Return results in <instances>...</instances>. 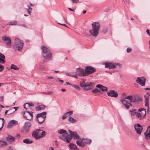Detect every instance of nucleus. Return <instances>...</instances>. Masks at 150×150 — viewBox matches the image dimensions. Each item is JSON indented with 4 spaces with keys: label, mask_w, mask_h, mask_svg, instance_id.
I'll return each mask as SVG.
<instances>
[{
    "label": "nucleus",
    "mask_w": 150,
    "mask_h": 150,
    "mask_svg": "<svg viewBox=\"0 0 150 150\" xmlns=\"http://www.w3.org/2000/svg\"><path fill=\"white\" fill-rule=\"evenodd\" d=\"M96 70V69L94 67L87 66L85 67V70L82 68H77L76 72L79 76H85L93 73Z\"/></svg>",
    "instance_id": "f257e3e1"
},
{
    "label": "nucleus",
    "mask_w": 150,
    "mask_h": 150,
    "mask_svg": "<svg viewBox=\"0 0 150 150\" xmlns=\"http://www.w3.org/2000/svg\"><path fill=\"white\" fill-rule=\"evenodd\" d=\"M46 132L42 130L36 129L34 131L32 134V137L35 139L38 140L44 137L46 135Z\"/></svg>",
    "instance_id": "f03ea898"
},
{
    "label": "nucleus",
    "mask_w": 150,
    "mask_h": 150,
    "mask_svg": "<svg viewBox=\"0 0 150 150\" xmlns=\"http://www.w3.org/2000/svg\"><path fill=\"white\" fill-rule=\"evenodd\" d=\"M92 29L90 30L89 32L92 36L96 37L97 36L98 33L100 24L98 22H94L92 24Z\"/></svg>",
    "instance_id": "7ed1b4c3"
},
{
    "label": "nucleus",
    "mask_w": 150,
    "mask_h": 150,
    "mask_svg": "<svg viewBox=\"0 0 150 150\" xmlns=\"http://www.w3.org/2000/svg\"><path fill=\"white\" fill-rule=\"evenodd\" d=\"M24 43L19 38H16L13 48L15 51H21L23 49Z\"/></svg>",
    "instance_id": "20e7f679"
},
{
    "label": "nucleus",
    "mask_w": 150,
    "mask_h": 150,
    "mask_svg": "<svg viewBox=\"0 0 150 150\" xmlns=\"http://www.w3.org/2000/svg\"><path fill=\"white\" fill-rule=\"evenodd\" d=\"M103 64H105V68H109V69H115L116 67L120 68L121 67V65L118 63H114L112 62H107L104 63Z\"/></svg>",
    "instance_id": "39448f33"
},
{
    "label": "nucleus",
    "mask_w": 150,
    "mask_h": 150,
    "mask_svg": "<svg viewBox=\"0 0 150 150\" xmlns=\"http://www.w3.org/2000/svg\"><path fill=\"white\" fill-rule=\"evenodd\" d=\"M91 141V140L90 139L82 138V139L80 138L79 139V140H77L76 143L79 146L83 147L85 146L86 144H90Z\"/></svg>",
    "instance_id": "423d86ee"
},
{
    "label": "nucleus",
    "mask_w": 150,
    "mask_h": 150,
    "mask_svg": "<svg viewBox=\"0 0 150 150\" xmlns=\"http://www.w3.org/2000/svg\"><path fill=\"white\" fill-rule=\"evenodd\" d=\"M46 114V112H44L37 114L36 117L39 124H42L45 121Z\"/></svg>",
    "instance_id": "0eeeda50"
},
{
    "label": "nucleus",
    "mask_w": 150,
    "mask_h": 150,
    "mask_svg": "<svg viewBox=\"0 0 150 150\" xmlns=\"http://www.w3.org/2000/svg\"><path fill=\"white\" fill-rule=\"evenodd\" d=\"M23 113V117L26 120H31L32 119L33 115V112L31 111L30 112L29 111L26 110L22 112Z\"/></svg>",
    "instance_id": "6e6552de"
},
{
    "label": "nucleus",
    "mask_w": 150,
    "mask_h": 150,
    "mask_svg": "<svg viewBox=\"0 0 150 150\" xmlns=\"http://www.w3.org/2000/svg\"><path fill=\"white\" fill-rule=\"evenodd\" d=\"M32 125L30 122H26L25 123L21 132L23 133H27L29 132L30 129Z\"/></svg>",
    "instance_id": "1a4fd4ad"
},
{
    "label": "nucleus",
    "mask_w": 150,
    "mask_h": 150,
    "mask_svg": "<svg viewBox=\"0 0 150 150\" xmlns=\"http://www.w3.org/2000/svg\"><path fill=\"white\" fill-rule=\"evenodd\" d=\"M134 127L137 133L140 135L143 129L142 126L139 124L137 123L134 125Z\"/></svg>",
    "instance_id": "9d476101"
},
{
    "label": "nucleus",
    "mask_w": 150,
    "mask_h": 150,
    "mask_svg": "<svg viewBox=\"0 0 150 150\" xmlns=\"http://www.w3.org/2000/svg\"><path fill=\"white\" fill-rule=\"evenodd\" d=\"M146 79L144 77H138L136 80L137 82L142 86L145 85Z\"/></svg>",
    "instance_id": "9b49d317"
},
{
    "label": "nucleus",
    "mask_w": 150,
    "mask_h": 150,
    "mask_svg": "<svg viewBox=\"0 0 150 150\" xmlns=\"http://www.w3.org/2000/svg\"><path fill=\"white\" fill-rule=\"evenodd\" d=\"M150 95L149 93H147L144 96L145 98V106L147 108V111L148 112H149V97Z\"/></svg>",
    "instance_id": "f8f14e48"
},
{
    "label": "nucleus",
    "mask_w": 150,
    "mask_h": 150,
    "mask_svg": "<svg viewBox=\"0 0 150 150\" xmlns=\"http://www.w3.org/2000/svg\"><path fill=\"white\" fill-rule=\"evenodd\" d=\"M120 101L127 109H128L130 106H132V105L130 103L131 102L129 103L125 100V98L121 99L120 100Z\"/></svg>",
    "instance_id": "ddd939ff"
},
{
    "label": "nucleus",
    "mask_w": 150,
    "mask_h": 150,
    "mask_svg": "<svg viewBox=\"0 0 150 150\" xmlns=\"http://www.w3.org/2000/svg\"><path fill=\"white\" fill-rule=\"evenodd\" d=\"M49 54H48V53H46L45 56L42 55L44 58V62L49 61L51 59L52 56V53H51V52H49Z\"/></svg>",
    "instance_id": "4468645a"
},
{
    "label": "nucleus",
    "mask_w": 150,
    "mask_h": 150,
    "mask_svg": "<svg viewBox=\"0 0 150 150\" xmlns=\"http://www.w3.org/2000/svg\"><path fill=\"white\" fill-rule=\"evenodd\" d=\"M41 49L42 50V55L45 56L46 53H48V54H49V52H51L49 49L44 46H42Z\"/></svg>",
    "instance_id": "2eb2a0df"
},
{
    "label": "nucleus",
    "mask_w": 150,
    "mask_h": 150,
    "mask_svg": "<svg viewBox=\"0 0 150 150\" xmlns=\"http://www.w3.org/2000/svg\"><path fill=\"white\" fill-rule=\"evenodd\" d=\"M41 49L42 50V55L45 56L46 53H48V54H49V52H51L49 49L44 46H42Z\"/></svg>",
    "instance_id": "dca6fc26"
},
{
    "label": "nucleus",
    "mask_w": 150,
    "mask_h": 150,
    "mask_svg": "<svg viewBox=\"0 0 150 150\" xmlns=\"http://www.w3.org/2000/svg\"><path fill=\"white\" fill-rule=\"evenodd\" d=\"M108 95L110 97H117L118 96V94L113 90H110L107 92Z\"/></svg>",
    "instance_id": "f3484780"
},
{
    "label": "nucleus",
    "mask_w": 150,
    "mask_h": 150,
    "mask_svg": "<svg viewBox=\"0 0 150 150\" xmlns=\"http://www.w3.org/2000/svg\"><path fill=\"white\" fill-rule=\"evenodd\" d=\"M142 100V98L139 96H133L132 98V102L136 103L141 101Z\"/></svg>",
    "instance_id": "a211bd4d"
},
{
    "label": "nucleus",
    "mask_w": 150,
    "mask_h": 150,
    "mask_svg": "<svg viewBox=\"0 0 150 150\" xmlns=\"http://www.w3.org/2000/svg\"><path fill=\"white\" fill-rule=\"evenodd\" d=\"M144 136L146 139H149V137H150V126H148L147 130L144 134Z\"/></svg>",
    "instance_id": "6ab92c4d"
},
{
    "label": "nucleus",
    "mask_w": 150,
    "mask_h": 150,
    "mask_svg": "<svg viewBox=\"0 0 150 150\" xmlns=\"http://www.w3.org/2000/svg\"><path fill=\"white\" fill-rule=\"evenodd\" d=\"M17 121L15 120H11L9 121L7 125V127L9 128H11L12 127L16 124Z\"/></svg>",
    "instance_id": "aec40b11"
},
{
    "label": "nucleus",
    "mask_w": 150,
    "mask_h": 150,
    "mask_svg": "<svg viewBox=\"0 0 150 150\" xmlns=\"http://www.w3.org/2000/svg\"><path fill=\"white\" fill-rule=\"evenodd\" d=\"M2 40L6 42L7 45L10 44L11 43V38L10 37L4 36L2 37Z\"/></svg>",
    "instance_id": "412c9836"
},
{
    "label": "nucleus",
    "mask_w": 150,
    "mask_h": 150,
    "mask_svg": "<svg viewBox=\"0 0 150 150\" xmlns=\"http://www.w3.org/2000/svg\"><path fill=\"white\" fill-rule=\"evenodd\" d=\"M138 112H141L140 114L142 116L141 119H143L146 113L145 109L144 108H140L138 110Z\"/></svg>",
    "instance_id": "4be33fe9"
},
{
    "label": "nucleus",
    "mask_w": 150,
    "mask_h": 150,
    "mask_svg": "<svg viewBox=\"0 0 150 150\" xmlns=\"http://www.w3.org/2000/svg\"><path fill=\"white\" fill-rule=\"evenodd\" d=\"M94 83L90 82L89 83H86L85 87H84V89L86 91L88 90L91 88V86H92Z\"/></svg>",
    "instance_id": "5701e85b"
},
{
    "label": "nucleus",
    "mask_w": 150,
    "mask_h": 150,
    "mask_svg": "<svg viewBox=\"0 0 150 150\" xmlns=\"http://www.w3.org/2000/svg\"><path fill=\"white\" fill-rule=\"evenodd\" d=\"M96 87L99 88L103 92L107 91L108 90L107 88L100 84H98L96 85Z\"/></svg>",
    "instance_id": "b1692460"
},
{
    "label": "nucleus",
    "mask_w": 150,
    "mask_h": 150,
    "mask_svg": "<svg viewBox=\"0 0 150 150\" xmlns=\"http://www.w3.org/2000/svg\"><path fill=\"white\" fill-rule=\"evenodd\" d=\"M73 113L72 111H69L66 113L62 117L63 120H64L68 116L72 115Z\"/></svg>",
    "instance_id": "393cba45"
},
{
    "label": "nucleus",
    "mask_w": 150,
    "mask_h": 150,
    "mask_svg": "<svg viewBox=\"0 0 150 150\" xmlns=\"http://www.w3.org/2000/svg\"><path fill=\"white\" fill-rule=\"evenodd\" d=\"M6 139L8 142H11L14 141L15 140V138L14 137L10 135H9L6 137Z\"/></svg>",
    "instance_id": "a878e982"
},
{
    "label": "nucleus",
    "mask_w": 150,
    "mask_h": 150,
    "mask_svg": "<svg viewBox=\"0 0 150 150\" xmlns=\"http://www.w3.org/2000/svg\"><path fill=\"white\" fill-rule=\"evenodd\" d=\"M71 137H74L75 139H80V137L76 132H73L72 134H71Z\"/></svg>",
    "instance_id": "bb28decb"
},
{
    "label": "nucleus",
    "mask_w": 150,
    "mask_h": 150,
    "mask_svg": "<svg viewBox=\"0 0 150 150\" xmlns=\"http://www.w3.org/2000/svg\"><path fill=\"white\" fill-rule=\"evenodd\" d=\"M58 132L62 135H65L68 134L67 131L64 129H60L58 131Z\"/></svg>",
    "instance_id": "cd10ccee"
},
{
    "label": "nucleus",
    "mask_w": 150,
    "mask_h": 150,
    "mask_svg": "<svg viewBox=\"0 0 150 150\" xmlns=\"http://www.w3.org/2000/svg\"><path fill=\"white\" fill-rule=\"evenodd\" d=\"M23 142L25 144H31L33 141L27 138L23 140Z\"/></svg>",
    "instance_id": "c85d7f7f"
},
{
    "label": "nucleus",
    "mask_w": 150,
    "mask_h": 150,
    "mask_svg": "<svg viewBox=\"0 0 150 150\" xmlns=\"http://www.w3.org/2000/svg\"><path fill=\"white\" fill-rule=\"evenodd\" d=\"M69 147L70 148L74 150L77 149V148L76 145L73 143H71L69 145Z\"/></svg>",
    "instance_id": "c756f323"
},
{
    "label": "nucleus",
    "mask_w": 150,
    "mask_h": 150,
    "mask_svg": "<svg viewBox=\"0 0 150 150\" xmlns=\"http://www.w3.org/2000/svg\"><path fill=\"white\" fill-rule=\"evenodd\" d=\"M129 111L130 112L131 114L132 115L135 116L136 115L137 112V110L136 109L130 110Z\"/></svg>",
    "instance_id": "7c9ffc66"
},
{
    "label": "nucleus",
    "mask_w": 150,
    "mask_h": 150,
    "mask_svg": "<svg viewBox=\"0 0 150 150\" xmlns=\"http://www.w3.org/2000/svg\"><path fill=\"white\" fill-rule=\"evenodd\" d=\"M26 105H28V107H30L31 106H34V104L32 103H25L23 105V107L26 110H27V108L25 107Z\"/></svg>",
    "instance_id": "2f4dec72"
},
{
    "label": "nucleus",
    "mask_w": 150,
    "mask_h": 150,
    "mask_svg": "<svg viewBox=\"0 0 150 150\" xmlns=\"http://www.w3.org/2000/svg\"><path fill=\"white\" fill-rule=\"evenodd\" d=\"M69 121L71 123H74L76 122V120L71 116H69L68 119Z\"/></svg>",
    "instance_id": "473e14b6"
},
{
    "label": "nucleus",
    "mask_w": 150,
    "mask_h": 150,
    "mask_svg": "<svg viewBox=\"0 0 150 150\" xmlns=\"http://www.w3.org/2000/svg\"><path fill=\"white\" fill-rule=\"evenodd\" d=\"M5 57L4 55V56H0V63L3 64L6 61L5 60Z\"/></svg>",
    "instance_id": "72a5a7b5"
},
{
    "label": "nucleus",
    "mask_w": 150,
    "mask_h": 150,
    "mask_svg": "<svg viewBox=\"0 0 150 150\" xmlns=\"http://www.w3.org/2000/svg\"><path fill=\"white\" fill-rule=\"evenodd\" d=\"M92 92L94 93H101V91L98 89L95 88L92 91Z\"/></svg>",
    "instance_id": "f704fd0d"
},
{
    "label": "nucleus",
    "mask_w": 150,
    "mask_h": 150,
    "mask_svg": "<svg viewBox=\"0 0 150 150\" xmlns=\"http://www.w3.org/2000/svg\"><path fill=\"white\" fill-rule=\"evenodd\" d=\"M11 68L15 70H18L19 68L17 67V66L13 64H11Z\"/></svg>",
    "instance_id": "c9c22d12"
},
{
    "label": "nucleus",
    "mask_w": 150,
    "mask_h": 150,
    "mask_svg": "<svg viewBox=\"0 0 150 150\" xmlns=\"http://www.w3.org/2000/svg\"><path fill=\"white\" fill-rule=\"evenodd\" d=\"M0 144L3 146L7 144V143L4 141L0 140Z\"/></svg>",
    "instance_id": "e433bc0d"
},
{
    "label": "nucleus",
    "mask_w": 150,
    "mask_h": 150,
    "mask_svg": "<svg viewBox=\"0 0 150 150\" xmlns=\"http://www.w3.org/2000/svg\"><path fill=\"white\" fill-rule=\"evenodd\" d=\"M65 135H66L65 137V142L68 143H69L71 141V140H68L69 134L68 133L67 134H65Z\"/></svg>",
    "instance_id": "4c0bfd02"
},
{
    "label": "nucleus",
    "mask_w": 150,
    "mask_h": 150,
    "mask_svg": "<svg viewBox=\"0 0 150 150\" xmlns=\"http://www.w3.org/2000/svg\"><path fill=\"white\" fill-rule=\"evenodd\" d=\"M17 24V22L16 21H13L10 22L8 23L9 25H16Z\"/></svg>",
    "instance_id": "58836bf2"
},
{
    "label": "nucleus",
    "mask_w": 150,
    "mask_h": 150,
    "mask_svg": "<svg viewBox=\"0 0 150 150\" xmlns=\"http://www.w3.org/2000/svg\"><path fill=\"white\" fill-rule=\"evenodd\" d=\"M137 117L140 120H142L143 119H141L142 117V116L140 114V112H137L136 115Z\"/></svg>",
    "instance_id": "ea45409f"
},
{
    "label": "nucleus",
    "mask_w": 150,
    "mask_h": 150,
    "mask_svg": "<svg viewBox=\"0 0 150 150\" xmlns=\"http://www.w3.org/2000/svg\"><path fill=\"white\" fill-rule=\"evenodd\" d=\"M71 86L79 91L80 90V88L76 85H74L72 84Z\"/></svg>",
    "instance_id": "a19ab883"
},
{
    "label": "nucleus",
    "mask_w": 150,
    "mask_h": 150,
    "mask_svg": "<svg viewBox=\"0 0 150 150\" xmlns=\"http://www.w3.org/2000/svg\"><path fill=\"white\" fill-rule=\"evenodd\" d=\"M0 119H2V121H0V124L2 125L1 127L0 128V130L3 127V125L4 121V119L3 118H1L0 117Z\"/></svg>",
    "instance_id": "79ce46f5"
},
{
    "label": "nucleus",
    "mask_w": 150,
    "mask_h": 150,
    "mask_svg": "<svg viewBox=\"0 0 150 150\" xmlns=\"http://www.w3.org/2000/svg\"><path fill=\"white\" fill-rule=\"evenodd\" d=\"M65 135H62L61 136H59V137L61 139L65 142Z\"/></svg>",
    "instance_id": "37998d69"
},
{
    "label": "nucleus",
    "mask_w": 150,
    "mask_h": 150,
    "mask_svg": "<svg viewBox=\"0 0 150 150\" xmlns=\"http://www.w3.org/2000/svg\"><path fill=\"white\" fill-rule=\"evenodd\" d=\"M132 96L130 95L128 96H126L125 98H125V99H128L130 101V102H131L132 101Z\"/></svg>",
    "instance_id": "c03bdc74"
},
{
    "label": "nucleus",
    "mask_w": 150,
    "mask_h": 150,
    "mask_svg": "<svg viewBox=\"0 0 150 150\" xmlns=\"http://www.w3.org/2000/svg\"><path fill=\"white\" fill-rule=\"evenodd\" d=\"M40 107V110H43L45 109L46 106L43 105H39Z\"/></svg>",
    "instance_id": "a18cd8bd"
},
{
    "label": "nucleus",
    "mask_w": 150,
    "mask_h": 150,
    "mask_svg": "<svg viewBox=\"0 0 150 150\" xmlns=\"http://www.w3.org/2000/svg\"><path fill=\"white\" fill-rule=\"evenodd\" d=\"M52 91H50L49 92H45L44 93L47 95H51L52 94Z\"/></svg>",
    "instance_id": "49530a36"
},
{
    "label": "nucleus",
    "mask_w": 150,
    "mask_h": 150,
    "mask_svg": "<svg viewBox=\"0 0 150 150\" xmlns=\"http://www.w3.org/2000/svg\"><path fill=\"white\" fill-rule=\"evenodd\" d=\"M132 49L130 47H128L127 49V52L128 53H130L131 52Z\"/></svg>",
    "instance_id": "de8ad7c7"
},
{
    "label": "nucleus",
    "mask_w": 150,
    "mask_h": 150,
    "mask_svg": "<svg viewBox=\"0 0 150 150\" xmlns=\"http://www.w3.org/2000/svg\"><path fill=\"white\" fill-rule=\"evenodd\" d=\"M85 85H86V83L84 84V83H83L82 82H80V85L81 87H83V88L85 87L86 86Z\"/></svg>",
    "instance_id": "09e8293b"
},
{
    "label": "nucleus",
    "mask_w": 150,
    "mask_h": 150,
    "mask_svg": "<svg viewBox=\"0 0 150 150\" xmlns=\"http://www.w3.org/2000/svg\"><path fill=\"white\" fill-rule=\"evenodd\" d=\"M4 66L0 64V71H2L4 69Z\"/></svg>",
    "instance_id": "8fccbe9b"
},
{
    "label": "nucleus",
    "mask_w": 150,
    "mask_h": 150,
    "mask_svg": "<svg viewBox=\"0 0 150 150\" xmlns=\"http://www.w3.org/2000/svg\"><path fill=\"white\" fill-rule=\"evenodd\" d=\"M18 107H14L13 108H11L10 110H11L13 109H15V110L13 112H15L16 110H17L18 109Z\"/></svg>",
    "instance_id": "3c124183"
},
{
    "label": "nucleus",
    "mask_w": 150,
    "mask_h": 150,
    "mask_svg": "<svg viewBox=\"0 0 150 150\" xmlns=\"http://www.w3.org/2000/svg\"><path fill=\"white\" fill-rule=\"evenodd\" d=\"M40 107L39 105L38 106H36L35 108V109L36 111H38L39 110H40Z\"/></svg>",
    "instance_id": "603ef678"
},
{
    "label": "nucleus",
    "mask_w": 150,
    "mask_h": 150,
    "mask_svg": "<svg viewBox=\"0 0 150 150\" xmlns=\"http://www.w3.org/2000/svg\"><path fill=\"white\" fill-rule=\"evenodd\" d=\"M58 24H60V25H63V26H64L65 27H67V28H68V27L65 24H64V23H57Z\"/></svg>",
    "instance_id": "864d4df0"
},
{
    "label": "nucleus",
    "mask_w": 150,
    "mask_h": 150,
    "mask_svg": "<svg viewBox=\"0 0 150 150\" xmlns=\"http://www.w3.org/2000/svg\"><path fill=\"white\" fill-rule=\"evenodd\" d=\"M18 25H19L20 26H22L23 27H25V28L27 27L24 24H20Z\"/></svg>",
    "instance_id": "5fc2aeb1"
},
{
    "label": "nucleus",
    "mask_w": 150,
    "mask_h": 150,
    "mask_svg": "<svg viewBox=\"0 0 150 150\" xmlns=\"http://www.w3.org/2000/svg\"><path fill=\"white\" fill-rule=\"evenodd\" d=\"M73 3H77L79 1V0H71Z\"/></svg>",
    "instance_id": "6e6d98bb"
},
{
    "label": "nucleus",
    "mask_w": 150,
    "mask_h": 150,
    "mask_svg": "<svg viewBox=\"0 0 150 150\" xmlns=\"http://www.w3.org/2000/svg\"><path fill=\"white\" fill-rule=\"evenodd\" d=\"M146 32L148 34V35L150 36V32L149 31V30L148 29H147L146 30Z\"/></svg>",
    "instance_id": "4d7b16f0"
},
{
    "label": "nucleus",
    "mask_w": 150,
    "mask_h": 150,
    "mask_svg": "<svg viewBox=\"0 0 150 150\" xmlns=\"http://www.w3.org/2000/svg\"><path fill=\"white\" fill-rule=\"evenodd\" d=\"M27 12L30 15H31V11H30V10H29V9H26Z\"/></svg>",
    "instance_id": "13d9d810"
},
{
    "label": "nucleus",
    "mask_w": 150,
    "mask_h": 150,
    "mask_svg": "<svg viewBox=\"0 0 150 150\" xmlns=\"http://www.w3.org/2000/svg\"><path fill=\"white\" fill-rule=\"evenodd\" d=\"M4 98V96H1L0 97V101H3Z\"/></svg>",
    "instance_id": "bf43d9fd"
},
{
    "label": "nucleus",
    "mask_w": 150,
    "mask_h": 150,
    "mask_svg": "<svg viewBox=\"0 0 150 150\" xmlns=\"http://www.w3.org/2000/svg\"><path fill=\"white\" fill-rule=\"evenodd\" d=\"M65 74H66V75L69 76H72V75L70 74L69 73H66Z\"/></svg>",
    "instance_id": "052dcab7"
},
{
    "label": "nucleus",
    "mask_w": 150,
    "mask_h": 150,
    "mask_svg": "<svg viewBox=\"0 0 150 150\" xmlns=\"http://www.w3.org/2000/svg\"><path fill=\"white\" fill-rule=\"evenodd\" d=\"M28 9H29V10H30V11H32V8L29 5H28Z\"/></svg>",
    "instance_id": "680f3d73"
},
{
    "label": "nucleus",
    "mask_w": 150,
    "mask_h": 150,
    "mask_svg": "<svg viewBox=\"0 0 150 150\" xmlns=\"http://www.w3.org/2000/svg\"><path fill=\"white\" fill-rule=\"evenodd\" d=\"M47 78L49 79H54V78L53 76H49L47 77Z\"/></svg>",
    "instance_id": "e2e57ef3"
},
{
    "label": "nucleus",
    "mask_w": 150,
    "mask_h": 150,
    "mask_svg": "<svg viewBox=\"0 0 150 150\" xmlns=\"http://www.w3.org/2000/svg\"><path fill=\"white\" fill-rule=\"evenodd\" d=\"M72 77H74L76 79H77L78 78V76L77 75H72Z\"/></svg>",
    "instance_id": "0e129e2a"
},
{
    "label": "nucleus",
    "mask_w": 150,
    "mask_h": 150,
    "mask_svg": "<svg viewBox=\"0 0 150 150\" xmlns=\"http://www.w3.org/2000/svg\"><path fill=\"white\" fill-rule=\"evenodd\" d=\"M16 137L17 138H19L21 137V135L20 134H17L16 135Z\"/></svg>",
    "instance_id": "69168bd1"
},
{
    "label": "nucleus",
    "mask_w": 150,
    "mask_h": 150,
    "mask_svg": "<svg viewBox=\"0 0 150 150\" xmlns=\"http://www.w3.org/2000/svg\"><path fill=\"white\" fill-rule=\"evenodd\" d=\"M66 83L67 85H70V86H71L72 85V84L69 83V82H66Z\"/></svg>",
    "instance_id": "338daca9"
},
{
    "label": "nucleus",
    "mask_w": 150,
    "mask_h": 150,
    "mask_svg": "<svg viewBox=\"0 0 150 150\" xmlns=\"http://www.w3.org/2000/svg\"><path fill=\"white\" fill-rule=\"evenodd\" d=\"M68 9L70 11H74V12L75 11L73 9H71V8H68Z\"/></svg>",
    "instance_id": "774afa93"
}]
</instances>
